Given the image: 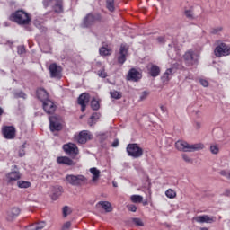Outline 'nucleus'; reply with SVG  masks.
Instances as JSON below:
<instances>
[{
  "mask_svg": "<svg viewBox=\"0 0 230 230\" xmlns=\"http://www.w3.org/2000/svg\"><path fill=\"white\" fill-rule=\"evenodd\" d=\"M9 19L20 26H26L31 22V17H30V14L23 10H18L13 13Z\"/></svg>",
  "mask_w": 230,
  "mask_h": 230,
  "instance_id": "nucleus-1",
  "label": "nucleus"
},
{
  "mask_svg": "<svg viewBox=\"0 0 230 230\" xmlns=\"http://www.w3.org/2000/svg\"><path fill=\"white\" fill-rule=\"evenodd\" d=\"M175 146L180 152H197L198 150L204 149V144L202 143L189 144L183 140H178L175 143Z\"/></svg>",
  "mask_w": 230,
  "mask_h": 230,
  "instance_id": "nucleus-2",
  "label": "nucleus"
},
{
  "mask_svg": "<svg viewBox=\"0 0 230 230\" xmlns=\"http://www.w3.org/2000/svg\"><path fill=\"white\" fill-rule=\"evenodd\" d=\"M96 22H103V16L99 13H90L83 19L81 26L83 28H93Z\"/></svg>",
  "mask_w": 230,
  "mask_h": 230,
  "instance_id": "nucleus-3",
  "label": "nucleus"
},
{
  "mask_svg": "<svg viewBox=\"0 0 230 230\" xmlns=\"http://www.w3.org/2000/svg\"><path fill=\"white\" fill-rule=\"evenodd\" d=\"M65 179L70 186H84L87 182V178L82 174H67Z\"/></svg>",
  "mask_w": 230,
  "mask_h": 230,
  "instance_id": "nucleus-4",
  "label": "nucleus"
},
{
  "mask_svg": "<svg viewBox=\"0 0 230 230\" xmlns=\"http://www.w3.org/2000/svg\"><path fill=\"white\" fill-rule=\"evenodd\" d=\"M214 55L217 58H222V57H229L230 55V46L220 40L217 41V46L214 49Z\"/></svg>",
  "mask_w": 230,
  "mask_h": 230,
  "instance_id": "nucleus-5",
  "label": "nucleus"
},
{
  "mask_svg": "<svg viewBox=\"0 0 230 230\" xmlns=\"http://www.w3.org/2000/svg\"><path fill=\"white\" fill-rule=\"evenodd\" d=\"M126 150L128 155L134 159H139V157L143 156V148L139 147V145L137 144H128Z\"/></svg>",
  "mask_w": 230,
  "mask_h": 230,
  "instance_id": "nucleus-6",
  "label": "nucleus"
},
{
  "mask_svg": "<svg viewBox=\"0 0 230 230\" xmlns=\"http://www.w3.org/2000/svg\"><path fill=\"white\" fill-rule=\"evenodd\" d=\"M93 139V135L87 130L81 131L78 135L75 136V141L79 145H85L88 141Z\"/></svg>",
  "mask_w": 230,
  "mask_h": 230,
  "instance_id": "nucleus-7",
  "label": "nucleus"
},
{
  "mask_svg": "<svg viewBox=\"0 0 230 230\" xmlns=\"http://www.w3.org/2000/svg\"><path fill=\"white\" fill-rule=\"evenodd\" d=\"M2 134L4 139H13L17 136V130L13 126H3Z\"/></svg>",
  "mask_w": 230,
  "mask_h": 230,
  "instance_id": "nucleus-8",
  "label": "nucleus"
},
{
  "mask_svg": "<svg viewBox=\"0 0 230 230\" xmlns=\"http://www.w3.org/2000/svg\"><path fill=\"white\" fill-rule=\"evenodd\" d=\"M49 71L50 73V78H62V66L57 65V63L50 64Z\"/></svg>",
  "mask_w": 230,
  "mask_h": 230,
  "instance_id": "nucleus-9",
  "label": "nucleus"
},
{
  "mask_svg": "<svg viewBox=\"0 0 230 230\" xmlns=\"http://www.w3.org/2000/svg\"><path fill=\"white\" fill-rule=\"evenodd\" d=\"M90 100H91V95H89V93H84L78 97L77 102L79 105H81L82 112H85V109L87 108V103H89Z\"/></svg>",
  "mask_w": 230,
  "mask_h": 230,
  "instance_id": "nucleus-10",
  "label": "nucleus"
},
{
  "mask_svg": "<svg viewBox=\"0 0 230 230\" xmlns=\"http://www.w3.org/2000/svg\"><path fill=\"white\" fill-rule=\"evenodd\" d=\"M141 78H143L141 73H139V71H137L136 68H131L128 73L126 80L128 82H139Z\"/></svg>",
  "mask_w": 230,
  "mask_h": 230,
  "instance_id": "nucleus-11",
  "label": "nucleus"
},
{
  "mask_svg": "<svg viewBox=\"0 0 230 230\" xmlns=\"http://www.w3.org/2000/svg\"><path fill=\"white\" fill-rule=\"evenodd\" d=\"M217 218L215 217H209L208 215L196 216L192 218V222H197L198 224H213Z\"/></svg>",
  "mask_w": 230,
  "mask_h": 230,
  "instance_id": "nucleus-12",
  "label": "nucleus"
},
{
  "mask_svg": "<svg viewBox=\"0 0 230 230\" xmlns=\"http://www.w3.org/2000/svg\"><path fill=\"white\" fill-rule=\"evenodd\" d=\"M42 107L46 114H55V111H57V104L49 99L42 102Z\"/></svg>",
  "mask_w": 230,
  "mask_h": 230,
  "instance_id": "nucleus-13",
  "label": "nucleus"
},
{
  "mask_svg": "<svg viewBox=\"0 0 230 230\" xmlns=\"http://www.w3.org/2000/svg\"><path fill=\"white\" fill-rule=\"evenodd\" d=\"M49 119L51 132L59 131L62 128V124H60L58 118L51 116L49 118Z\"/></svg>",
  "mask_w": 230,
  "mask_h": 230,
  "instance_id": "nucleus-14",
  "label": "nucleus"
},
{
  "mask_svg": "<svg viewBox=\"0 0 230 230\" xmlns=\"http://www.w3.org/2000/svg\"><path fill=\"white\" fill-rule=\"evenodd\" d=\"M63 150L67 154V155H78V146L73 143L65 144L63 146Z\"/></svg>",
  "mask_w": 230,
  "mask_h": 230,
  "instance_id": "nucleus-15",
  "label": "nucleus"
},
{
  "mask_svg": "<svg viewBox=\"0 0 230 230\" xmlns=\"http://www.w3.org/2000/svg\"><path fill=\"white\" fill-rule=\"evenodd\" d=\"M8 184H13L16 181L21 179V172L12 171L5 175Z\"/></svg>",
  "mask_w": 230,
  "mask_h": 230,
  "instance_id": "nucleus-16",
  "label": "nucleus"
},
{
  "mask_svg": "<svg viewBox=\"0 0 230 230\" xmlns=\"http://www.w3.org/2000/svg\"><path fill=\"white\" fill-rule=\"evenodd\" d=\"M128 53V49L127 46L121 44L119 48V56L118 57L119 64L123 65L124 62H127V54Z\"/></svg>",
  "mask_w": 230,
  "mask_h": 230,
  "instance_id": "nucleus-17",
  "label": "nucleus"
},
{
  "mask_svg": "<svg viewBox=\"0 0 230 230\" xmlns=\"http://www.w3.org/2000/svg\"><path fill=\"white\" fill-rule=\"evenodd\" d=\"M19 215H21V209L19 208H13L7 211L6 220L8 222H13L14 218Z\"/></svg>",
  "mask_w": 230,
  "mask_h": 230,
  "instance_id": "nucleus-18",
  "label": "nucleus"
},
{
  "mask_svg": "<svg viewBox=\"0 0 230 230\" xmlns=\"http://www.w3.org/2000/svg\"><path fill=\"white\" fill-rule=\"evenodd\" d=\"M57 163L58 164H65L66 166H75V162L67 156H58Z\"/></svg>",
  "mask_w": 230,
  "mask_h": 230,
  "instance_id": "nucleus-19",
  "label": "nucleus"
},
{
  "mask_svg": "<svg viewBox=\"0 0 230 230\" xmlns=\"http://www.w3.org/2000/svg\"><path fill=\"white\" fill-rule=\"evenodd\" d=\"M36 94L37 98H39L42 103H44V102L47 100H49V94H48V92L44 88H39L36 92Z\"/></svg>",
  "mask_w": 230,
  "mask_h": 230,
  "instance_id": "nucleus-20",
  "label": "nucleus"
},
{
  "mask_svg": "<svg viewBox=\"0 0 230 230\" xmlns=\"http://www.w3.org/2000/svg\"><path fill=\"white\" fill-rule=\"evenodd\" d=\"M150 76L153 78H157L161 75V68L157 65H151L148 69Z\"/></svg>",
  "mask_w": 230,
  "mask_h": 230,
  "instance_id": "nucleus-21",
  "label": "nucleus"
},
{
  "mask_svg": "<svg viewBox=\"0 0 230 230\" xmlns=\"http://www.w3.org/2000/svg\"><path fill=\"white\" fill-rule=\"evenodd\" d=\"M55 4L53 5V10L56 13H62L64 12V1L63 0H54Z\"/></svg>",
  "mask_w": 230,
  "mask_h": 230,
  "instance_id": "nucleus-22",
  "label": "nucleus"
},
{
  "mask_svg": "<svg viewBox=\"0 0 230 230\" xmlns=\"http://www.w3.org/2000/svg\"><path fill=\"white\" fill-rule=\"evenodd\" d=\"M101 57H109L112 55V49L109 45L102 46L99 49Z\"/></svg>",
  "mask_w": 230,
  "mask_h": 230,
  "instance_id": "nucleus-23",
  "label": "nucleus"
},
{
  "mask_svg": "<svg viewBox=\"0 0 230 230\" xmlns=\"http://www.w3.org/2000/svg\"><path fill=\"white\" fill-rule=\"evenodd\" d=\"M183 58L185 60V63L187 66H193L194 64V60H193V51L191 50H189L187 51L184 56H183Z\"/></svg>",
  "mask_w": 230,
  "mask_h": 230,
  "instance_id": "nucleus-24",
  "label": "nucleus"
},
{
  "mask_svg": "<svg viewBox=\"0 0 230 230\" xmlns=\"http://www.w3.org/2000/svg\"><path fill=\"white\" fill-rule=\"evenodd\" d=\"M173 69L168 68L161 77L163 84H168L170 82V76H172Z\"/></svg>",
  "mask_w": 230,
  "mask_h": 230,
  "instance_id": "nucleus-25",
  "label": "nucleus"
},
{
  "mask_svg": "<svg viewBox=\"0 0 230 230\" xmlns=\"http://www.w3.org/2000/svg\"><path fill=\"white\" fill-rule=\"evenodd\" d=\"M46 227V222L40 221L39 223H34L29 226V230H42Z\"/></svg>",
  "mask_w": 230,
  "mask_h": 230,
  "instance_id": "nucleus-26",
  "label": "nucleus"
},
{
  "mask_svg": "<svg viewBox=\"0 0 230 230\" xmlns=\"http://www.w3.org/2000/svg\"><path fill=\"white\" fill-rule=\"evenodd\" d=\"M98 204L106 211V213H111V211H112V205H111V202L100 201Z\"/></svg>",
  "mask_w": 230,
  "mask_h": 230,
  "instance_id": "nucleus-27",
  "label": "nucleus"
},
{
  "mask_svg": "<svg viewBox=\"0 0 230 230\" xmlns=\"http://www.w3.org/2000/svg\"><path fill=\"white\" fill-rule=\"evenodd\" d=\"M90 172L93 175L92 181L96 182L100 179V170L95 167L90 168Z\"/></svg>",
  "mask_w": 230,
  "mask_h": 230,
  "instance_id": "nucleus-28",
  "label": "nucleus"
},
{
  "mask_svg": "<svg viewBox=\"0 0 230 230\" xmlns=\"http://www.w3.org/2000/svg\"><path fill=\"white\" fill-rule=\"evenodd\" d=\"M130 200L133 202V204H141L143 202V196L141 195H131Z\"/></svg>",
  "mask_w": 230,
  "mask_h": 230,
  "instance_id": "nucleus-29",
  "label": "nucleus"
},
{
  "mask_svg": "<svg viewBox=\"0 0 230 230\" xmlns=\"http://www.w3.org/2000/svg\"><path fill=\"white\" fill-rule=\"evenodd\" d=\"M110 94L114 100H121V98H123V93L116 90L111 91Z\"/></svg>",
  "mask_w": 230,
  "mask_h": 230,
  "instance_id": "nucleus-30",
  "label": "nucleus"
},
{
  "mask_svg": "<svg viewBox=\"0 0 230 230\" xmlns=\"http://www.w3.org/2000/svg\"><path fill=\"white\" fill-rule=\"evenodd\" d=\"M60 195H62V187H56L52 194V200H57Z\"/></svg>",
  "mask_w": 230,
  "mask_h": 230,
  "instance_id": "nucleus-31",
  "label": "nucleus"
},
{
  "mask_svg": "<svg viewBox=\"0 0 230 230\" xmlns=\"http://www.w3.org/2000/svg\"><path fill=\"white\" fill-rule=\"evenodd\" d=\"M17 186H18V188H21V189L31 188V182L26 181H18Z\"/></svg>",
  "mask_w": 230,
  "mask_h": 230,
  "instance_id": "nucleus-32",
  "label": "nucleus"
},
{
  "mask_svg": "<svg viewBox=\"0 0 230 230\" xmlns=\"http://www.w3.org/2000/svg\"><path fill=\"white\" fill-rule=\"evenodd\" d=\"M106 8L109 12H114L116 10L114 0H106Z\"/></svg>",
  "mask_w": 230,
  "mask_h": 230,
  "instance_id": "nucleus-33",
  "label": "nucleus"
},
{
  "mask_svg": "<svg viewBox=\"0 0 230 230\" xmlns=\"http://www.w3.org/2000/svg\"><path fill=\"white\" fill-rule=\"evenodd\" d=\"M165 196L167 199H175V197H177V192L172 189H168L165 191Z\"/></svg>",
  "mask_w": 230,
  "mask_h": 230,
  "instance_id": "nucleus-34",
  "label": "nucleus"
},
{
  "mask_svg": "<svg viewBox=\"0 0 230 230\" xmlns=\"http://www.w3.org/2000/svg\"><path fill=\"white\" fill-rule=\"evenodd\" d=\"M91 107L93 111H98L100 109V101L93 98L91 102Z\"/></svg>",
  "mask_w": 230,
  "mask_h": 230,
  "instance_id": "nucleus-35",
  "label": "nucleus"
},
{
  "mask_svg": "<svg viewBox=\"0 0 230 230\" xmlns=\"http://www.w3.org/2000/svg\"><path fill=\"white\" fill-rule=\"evenodd\" d=\"M25 148H26V145L25 144L22 145L18 153L19 157H24V155H26Z\"/></svg>",
  "mask_w": 230,
  "mask_h": 230,
  "instance_id": "nucleus-36",
  "label": "nucleus"
},
{
  "mask_svg": "<svg viewBox=\"0 0 230 230\" xmlns=\"http://www.w3.org/2000/svg\"><path fill=\"white\" fill-rule=\"evenodd\" d=\"M220 175L222 177H226V179H228L230 181V171L229 170H221L219 172Z\"/></svg>",
  "mask_w": 230,
  "mask_h": 230,
  "instance_id": "nucleus-37",
  "label": "nucleus"
},
{
  "mask_svg": "<svg viewBox=\"0 0 230 230\" xmlns=\"http://www.w3.org/2000/svg\"><path fill=\"white\" fill-rule=\"evenodd\" d=\"M17 53H18V55H24V53H26V47H24L23 45L18 46Z\"/></svg>",
  "mask_w": 230,
  "mask_h": 230,
  "instance_id": "nucleus-38",
  "label": "nucleus"
},
{
  "mask_svg": "<svg viewBox=\"0 0 230 230\" xmlns=\"http://www.w3.org/2000/svg\"><path fill=\"white\" fill-rule=\"evenodd\" d=\"M223 28L222 27H215L213 29H211L210 33H212V35H217L218 33H220L222 31Z\"/></svg>",
  "mask_w": 230,
  "mask_h": 230,
  "instance_id": "nucleus-39",
  "label": "nucleus"
},
{
  "mask_svg": "<svg viewBox=\"0 0 230 230\" xmlns=\"http://www.w3.org/2000/svg\"><path fill=\"white\" fill-rule=\"evenodd\" d=\"M97 75L100 78H107V72H105V68L99 70Z\"/></svg>",
  "mask_w": 230,
  "mask_h": 230,
  "instance_id": "nucleus-40",
  "label": "nucleus"
},
{
  "mask_svg": "<svg viewBox=\"0 0 230 230\" xmlns=\"http://www.w3.org/2000/svg\"><path fill=\"white\" fill-rule=\"evenodd\" d=\"M210 152L211 154H218L220 152V149L217 147V146L214 145L210 146Z\"/></svg>",
  "mask_w": 230,
  "mask_h": 230,
  "instance_id": "nucleus-41",
  "label": "nucleus"
},
{
  "mask_svg": "<svg viewBox=\"0 0 230 230\" xmlns=\"http://www.w3.org/2000/svg\"><path fill=\"white\" fill-rule=\"evenodd\" d=\"M184 15H185V17H187V19H193V11L186 10L184 12Z\"/></svg>",
  "mask_w": 230,
  "mask_h": 230,
  "instance_id": "nucleus-42",
  "label": "nucleus"
},
{
  "mask_svg": "<svg viewBox=\"0 0 230 230\" xmlns=\"http://www.w3.org/2000/svg\"><path fill=\"white\" fill-rule=\"evenodd\" d=\"M15 96H16V98H22L23 100H26V98H27V95L22 91L17 92L15 93Z\"/></svg>",
  "mask_w": 230,
  "mask_h": 230,
  "instance_id": "nucleus-43",
  "label": "nucleus"
},
{
  "mask_svg": "<svg viewBox=\"0 0 230 230\" xmlns=\"http://www.w3.org/2000/svg\"><path fill=\"white\" fill-rule=\"evenodd\" d=\"M148 94H150V92H148V91L142 92V93L140 95V100L142 102H143V100H146V98L148 97Z\"/></svg>",
  "mask_w": 230,
  "mask_h": 230,
  "instance_id": "nucleus-44",
  "label": "nucleus"
},
{
  "mask_svg": "<svg viewBox=\"0 0 230 230\" xmlns=\"http://www.w3.org/2000/svg\"><path fill=\"white\" fill-rule=\"evenodd\" d=\"M90 119H93L95 122H97L98 119H100V113L98 112L93 113V115L90 117Z\"/></svg>",
  "mask_w": 230,
  "mask_h": 230,
  "instance_id": "nucleus-45",
  "label": "nucleus"
},
{
  "mask_svg": "<svg viewBox=\"0 0 230 230\" xmlns=\"http://www.w3.org/2000/svg\"><path fill=\"white\" fill-rule=\"evenodd\" d=\"M127 208L132 213H136V211H137V207H136V205H128Z\"/></svg>",
  "mask_w": 230,
  "mask_h": 230,
  "instance_id": "nucleus-46",
  "label": "nucleus"
},
{
  "mask_svg": "<svg viewBox=\"0 0 230 230\" xmlns=\"http://www.w3.org/2000/svg\"><path fill=\"white\" fill-rule=\"evenodd\" d=\"M133 222L134 224H136V226H139L140 227H143V226H145V224H143V221L139 218H134Z\"/></svg>",
  "mask_w": 230,
  "mask_h": 230,
  "instance_id": "nucleus-47",
  "label": "nucleus"
},
{
  "mask_svg": "<svg viewBox=\"0 0 230 230\" xmlns=\"http://www.w3.org/2000/svg\"><path fill=\"white\" fill-rule=\"evenodd\" d=\"M69 229H71V222H70V221H67V222H66V223L63 225L61 230H69Z\"/></svg>",
  "mask_w": 230,
  "mask_h": 230,
  "instance_id": "nucleus-48",
  "label": "nucleus"
},
{
  "mask_svg": "<svg viewBox=\"0 0 230 230\" xmlns=\"http://www.w3.org/2000/svg\"><path fill=\"white\" fill-rule=\"evenodd\" d=\"M199 84L203 87H208L209 85V82H208L206 79H199Z\"/></svg>",
  "mask_w": 230,
  "mask_h": 230,
  "instance_id": "nucleus-49",
  "label": "nucleus"
},
{
  "mask_svg": "<svg viewBox=\"0 0 230 230\" xmlns=\"http://www.w3.org/2000/svg\"><path fill=\"white\" fill-rule=\"evenodd\" d=\"M51 3H53V0H43L42 2L44 8L50 6Z\"/></svg>",
  "mask_w": 230,
  "mask_h": 230,
  "instance_id": "nucleus-50",
  "label": "nucleus"
},
{
  "mask_svg": "<svg viewBox=\"0 0 230 230\" xmlns=\"http://www.w3.org/2000/svg\"><path fill=\"white\" fill-rule=\"evenodd\" d=\"M67 215H69V207L65 206L63 208V217L66 218V217H67Z\"/></svg>",
  "mask_w": 230,
  "mask_h": 230,
  "instance_id": "nucleus-51",
  "label": "nucleus"
},
{
  "mask_svg": "<svg viewBox=\"0 0 230 230\" xmlns=\"http://www.w3.org/2000/svg\"><path fill=\"white\" fill-rule=\"evenodd\" d=\"M182 159L185 161V163H191V158H190V156H188L186 154L182 155Z\"/></svg>",
  "mask_w": 230,
  "mask_h": 230,
  "instance_id": "nucleus-52",
  "label": "nucleus"
},
{
  "mask_svg": "<svg viewBox=\"0 0 230 230\" xmlns=\"http://www.w3.org/2000/svg\"><path fill=\"white\" fill-rule=\"evenodd\" d=\"M156 40L159 42V44H164V42H166V40L163 36L158 37Z\"/></svg>",
  "mask_w": 230,
  "mask_h": 230,
  "instance_id": "nucleus-53",
  "label": "nucleus"
},
{
  "mask_svg": "<svg viewBox=\"0 0 230 230\" xmlns=\"http://www.w3.org/2000/svg\"><path fill=\"white\" fill-rule=\"evenodd\" d=\"M119 146V139H115L113 141V143L111 144V146H113V148H116Z\"/></svg>",
  "mask_w": 230,
  "mask_h": 230,
  "instance_id": "nucleus-54",
  "label": "nucleus"
},
{
  "mask_svg": "<svg viewBox=\"0 0 230 230\" xmlns=\"http://www.w3.org/2000/svg\"><path fill=\"white\" fill-rule=\"evenodd\" d=\"M88 125L90 127H94V125H96V120L90 119V121H88Z\"/></svg>",
  "mask_w": 230,
  "mask_h": 230,
  "instance_id": "nucleus-55",
  "label": "nucleus"
},
{
  "mask_svg": "<svg viewBox=\"0 0 230 230\" xmlns=\"http://www.w3.org/2000/svg\"><path fill=\"white\" fill-rule=\"evenodd\" d=\"M4 111L3 110V108L0 107V116H3Z\"/></svg>",
  "mask_w": 230,
  "mask_h": 230,
  "instance_id": "nucleus-56",
  "label": "nucleus"
},
{
  "mask_svg": "<svg viewBox=\"0 0 230 230\" xmlns=\"http://www.w3.org/2000/svg\"><path fill=\"white\" fill-rule=\"evenodd\" d=\"M143 206H148V201H143Z\"/></svg>",
  "mask_w": 230,
  "mask_h": 230,
  "instance_id": "nucleus-57",
  "label": "nucleus"
},
{
  "mask_svg": "<svg viewBox=\"0 0 230 230\" xmlns=\"http://www.w3.org/2000/svg\"><path fill=\"white\" fill-rule=\"evenodd\" d=\"M199 230H209L208 227H201Z\"/></svg>",
  "mask_w": 230,
  "mask_h": 230,
  "instance_id": "nucleus-58",
  "label": "nucleus"
},
{
  "mask_svg": "<svg viewBox=\"0 0 230 230\" xmlns=\"http://www.w3.org/2000/svg\"><path fill=\"white\" fill-rule=\"evenodd\" d=\"M161 111H163V112H164V107L161 106Z\"/></svg>",
  "mask_w": 230,
  "mask_h": 230,
  "instance_id": "nucleus-59",
  "label": "nucleus"
},
{
  "mask_svg": "<svg viewBox=\"0 0 230 230\" xmlns=\"http://www.w3.org/2000/svg\"><path fill=\"white\" fill-rule=\"evenodd\" d=\"M113 186L116 187V183L113 182Z\"/></svg>",
  "mask_w": 230,
  "mask_h": 230,
  "instance_id": "nucleus-60",
  "label": "nucleus"
},
{
  "mask_svg": "<svg viewBox=\"0 0 230 230\" xmlns=\"http://www.w3.org/2000/svg\"><path fill=\"white\" fill-rule=\"evenodd\" d=\"M14 168L17 169V165H14Z\"/></svg>",
  "mask_w": 230,
  "mask_h": 230,
  "instance_id": "nucleus-61",
  "label": "nucleus"
}]
</instances>
